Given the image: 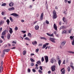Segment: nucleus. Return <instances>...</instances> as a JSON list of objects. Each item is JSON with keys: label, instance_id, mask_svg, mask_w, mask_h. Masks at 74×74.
Listing matches in <instances>:
<instances>
[{"label": "nucleus", "instance_id": "nucleus-1", "mask_svg": "<svg viewBox=\"0 0 74 74\" xmlns=\"http://www.w3.org/2000/svg\"><path fill=\"white\" fill-rule=\"evenodd\" d=\"M53 19H56L57 18V14H56V12L55 10H53Z\"/></svg>", "mask_w": 74, "mask_h": 74}, {"label": "nucleus", "instance_id": "nucleus-2", "mask_svg": "<svg viewBox=\"0 0 74 74\" xmlns=\"http://www.w3.org/2000/svg\"><path fill=\"white\" fill-rule=\"evenodd\" d=\"M56 66L55 65H53L51 67V70L52 71H54L55 70V68Z\"/></svg>", "mask_w": 74, "mask_h": 74}, {"label": "nucleus", "instance_id": "nucleus-3", "mask_svg": "<svg viewBox=\"0 0 74 74\" xmlns=\"http://www.w3.org/2000/svg\"><path fill=\"white\" fill-rule=\"evenodd\" d=\"M45 60L46 63H47L49 61L48 57L47 56H45Z\"/></svg>", "mask_w": 74, "mask_h": 74}, {"label": "nucleus", "instance_id": "nucleus-4", "mask_svg": "<svg viewBox=\"0 0 74 74\" xmlns=\"http://www.w3.org/2000/svg\"><path fill=\"white\" fill-rule=\"evenodd\" d=\"M11 15H12L14 16H19V15L17 14L16 13H13L12 14H10Z\"/></svg>", "mask_w": 74, "mask_h": 74}, {"label": "nucleus", "instance_id": "nucleus-5", "mask_svg": "<svg viewBox=\"0 0 74 74\" xmlns=\"http://www.w3.org/2000/svg\"><path fill=\"white\" fill-rule=\"evenodd\" d=\"M65 71H66L64 70V69H62L61 70V72H62L61 74H65Z\"/></svg>", "mask_w": 74, "mask_h": 74}, {"label": "nucleus", "instance_id": "nucleus-6", "mask_svg": "<svg viewBox=\"0 0 74 74\" xmlns=\"http://www.w3.org/2000/svg\"><path fill=\"white\" fill-rule=\"evenodd\" d=\"M15 9V8L14 7H12L11 8H8V10L10 11H13V10H14Z\"/></svg>", "mask_w": 74, "mask_h": 74}, {"label": "nucleus", "instance_id": "nucleus-7", "mask_svg": "<svg viewBox=\"0 0 74 74\" xmlns=\"http://www.w3.org/2000/svg\"><path fill=\"white\" fill-rule=\"evenodd\" d=\"M49 40L50 41H51L52 42H53V43H55V40L53 38H50Z\"/></svg>", "mask_w": 74, "mask_h": 74}, {"label": "nucleus", "instance_id": "nucleus-8", "mask_svg": "<svg viewBox=\"0 0 74 74\" xmlns=\"http://www.w3.org/2000/svg\"><path fill=\"white\" fill-rule=\"evenodd\" d=\"M44 16V13L42 12L40 15V20L42 21L43 19V16Z\"/></svg>", "mask_w": 74, "mask_h": 74}, {"label": "nucleus", "instance_id": "nucleus-9", "mask_svg": "<svg viewBox=\"0 0 74 74\" xmlns=\"http://www.w3.org/2000/svg\"><path fill=\"white\" fill-rule=\"evenodd\" d=\"M62 21H63L64 22H67V20L66 19V18L64 17L63 18Z\"/></svg>", "mask_w": 74, "mask_h": 74}, {"label": "nucleus", "instance_id": "nucleus-10", "mask_svg": "<svg viewBox=\"0 0 74 74\" xmlns=\"http://www.w3.org/2000/svg\"><path fill=\"white\" fill-rule=\"evenodd\" d=\"M3 70V66H1L0 67V71L1 73L2 72Z\"/></svg>", "mask_w": 74, "mask_h": 74}, {"label": "nucleus", "instance_id": "nucleus-11", "mask_svg": "<svg viewBox=\"0 0 74 74\" xmlns=\"http://www.w3.org/2000/svg\"><path fill=\"white\" fill-rule=\"evenodd\" d=\"M9 29L10 30L9 31V32L11 34H12V33H13V31H12V29L11 28H10Z\"/></svg>", "mask_w": 74, "mask_h": 74}, {"label": "nucleus", "instance_id": "nucleus-12", "mask_svg": "<svg viewBox=\"0 0 74 74\" xmlns=\"http://www.w3.org/2000/svg\"><path fill=\"white\" fill-rule=\"evenodd\" d=\"M6 34V30H4V31L2 33V36H4Z\"/></svg>", "mask_w": 74, "mask_h": 74}, {"label": "nucleus", "instance_id": "nucleus-13", "mask_svg": "<svg viewBox=\"0 0 74 74\" xmlns=\"http://www.w3.org/2000/svg\"><path fill=\"white\" fill-rule=\"evenodd\" d=\"M66 41H63V42H62L61 43L62 45V46L64 45H65V44H66Z\"/></svg>", "mask_w": 74, "mask_h": 74}, {"label": "nucleus", "instance_id": "nucleus-14", "mask_svg": "<svg viewBox=\"0 0 74 74\" xmlns=\"http://www.w3.org/2000/svg\"><path fill=\"white\" fill-rule=\"evenodd\" d=\"M54 29L56 30H57V26H56V25L55 24H54Z\"/></svg>", "mask_w": 74, "mask_h": 74}, {"label": "nucleus", "instance_id": "nucleus-15", "mask_svg": "<svg viewBox=\"0 0 74 74\" xmlns=\"http://www.w3.org/2000/svg\"><path fill=\"white\" fill-rule=\"evenodd\" d=\"M10 51V49H5L4 50V52H8L9 51Z\"/></svg>", "mask_w": 74, "mask_h": 74}, {"label": "nucleus", "instance_id": "nucleus-16", "mask_svg": "<svg viewBox=\"0 0 74 74\" xmlns=\"http://www.w3.org/2000/svg\"><path fill=\"white\" fill-rule=\"evenodd\" d=\"M6 22H7V25H9L10 24V21L9 19H8L6 21Z\"/></svg>", "mask_w": 74, "mask_h": 74}, {"label": "nucleus", "instance_id": "nucleus-17", "mask_svg": "<svg viewBox=\"0 0 74 74\" xmlns=\"http://www.w3.org/2000/svg\"><path fill=\"white\" fill-rule=\"evenodd\" d=\"M13 5H14V3L12 2H11L9 4V6L10 7H12Z\"/></svg>", "mask_w": 74, "mask_h": 74}, {"label": "nucleus", "instance_id": "nucleus-18", "mask_svg": "<svg viewBox=\"0 0 74 74\" xmlns=\"http://www.w3.org/2000/svg\"><path fill=\"white\" fill-rule=\"evenodd\" d=\"M11 37V34H8L7 35V38L8 39H10Z\"/></svg>", "mask_w": 74, "mask_h": 74}, {"label": "nucleus", "instance_id": "nucleus-19", "mask_svg": "<svg viewBox=\"0 0 74 74\" xmlns=\"http://www.w3.org/2000/svg\"><path fill=\"white\" fill-rule=\"evenodd\" d=\"M35 29L36 30H38L39 29V26L38 25H36L35 26Z\"/></svg>", "mask_w": 74, "mask_h": 74}, {"label": "nucleus", "instance_id": "nucleus-20", "mask_svg": "<svg viewBox=\"0 0 74 74\" xmlns=\"http://www.w3.org/2000/svg\"><path fill=\"white\" fill-rule=\"evenodd\" d=\"M53 60H54V58H51L50 60V62L51 63H53Z\"/></svg>", "mask_w": 74, "mask_h": 74}, {"label": "nucleus", "instance_id": "nucleus-21", "mask_svg": "<svg viewBox=\"0 0 74 74\" xmlns=\"http://www.w3.org/2000/svg\"><path fill=\"white\" fill-rule=\"evenodd\" d=\"M61 60H58V63L59 65V66H60V64L61 63Z\"/></svg>", "mask_w": 74, "mask_h": 74}, {"label": "nucleus", "instance_id": "nucleus-22", "mask_svg": "<svg viewBox=\"0 0 74 74\" xmlns=\"http://www.w3.org/2000/svg\"><path fill=\"white\" fill-rule=\"evenodd\" d=\"M36 63H37V64H41V63L40 61H38L36 62Z\"/></svg>", "mask_w": 74, "mask_h": 74}, {"label": "nucleus", "instance_id": "nucleus-23", "mask_svg": "<svg viewBox=\"0 0 74 74\" xmlns=\"http://www.w3.org/2000/svg\"><path fill=\"white\" fill-rule=\"evenodd\" d=\"M32 44L33 45H35V44H37V42L36 41H35L34 42H32Z\"/></svg>", "mask_w": 74, "mask_h": 74}, {"label": "nucleus", "instance_id": "nucleus-24", "mask_svg": "<svg viewBox=\"0 0 74 74\" xmlns=\"http://www.w3.org/2000/svg\"><path fill=\"white\" fill-rule=\"evenodd\" d=\"M65 28H66V27H65L64 26H62L61 27H60V30H61V29H64Z\"/></svg>", "mask_w": 74, "mask_h": 74}, {"label": "nucleus", "instance_id": "nucleus-25", "mask_svg": "<svg viewBox=\"0 0 74 74\" xmlns=\"http://www.w3.org/2000/svg\"><path fill=\"white\" fill-rule=\"evenodd\" d=\"M40 38L42 40H47V38L44 37H41Z\"/></svg>", "mask_w": 74, "mask_h": 74}, {"label": "nucleus", "instance_id": "nucleus-26", "mask_svg": "<svg viewBox=\"0 0 74 74\" xmlns=\"http://www.w3.org/2000/svg\"><path fill=\"white\" fill-rule=\"evenodd\" d=\"M4 23V22L3 21H1L0 22V25H3V23Z\"/></svg>", "mask_w": 74, "mask_h": 74}, {"label": "nucleus", "instance_id": "nucleus-27", "mask_svg": "<svg viewBox=\"0 0 74 74\" xmlns=\"http://www.w3.org/2000/svg\"><path fill=\"white\" fill-rule=\"evenodd\" d=\"M46 47H47V45H46L44 44L43 45L42 48H43V49H44V48H45Z\"/></svg>", "mask_w": 74, "mask_h": 74}, {"label": "nucleus", "instance_id": "nucleus-28", "mask_svg": "<svg viewBox=\"0 0 74 74\" xmlns=\"http://www.w3.org/2000/svg\"><path fill=\"white\" fill-rule=\"evenodd\" d=\"M25 39L26 40H28V41H30V39H29L28 37H26Z\"/></svg>", "mask_w": 74, "mask_h": 74}, {"label": "nucleus", "instance_id": "nucleus-29", "mask_svg": "<svg viewBox=\"0 0 74 74\" xmlns=\"http://www.w3.org/2000/svg\"><path fill=\"white\" fill-rule=\"evenodd\" d=\"M68 53H74V52L72 51H68Z\"/></svg>", "mask_w": 74, "mask_h": 74}, {"label": "nucleus", "instance_id": "nucleus-30", "mask_svg": "<svg viewBox=\"0 0 74 74\" xmlns=\"http://www.w3.org/2000/svg\"><path fill=\"white\" fill-rule=\"evenodd\" d=\"M67 70L69 72L70 71V67L68 66V67L67 68Z\"/></svg>", "mask_w": 74, "mask_h": 74}, {"label": "nucleus", "instance_id": "nucleus-31", "mask_svg": "<svg viewBox=\"0 0 74 74\" xmlns=\"http://www.w3.org/2000/svg\"><path fill=\"white\" fill-rule=\"evenodd\" d=\"M26 53V51H24L23 52V55H25Z\"/></svg>", "mask_w": 74, "mask_h": 74}, {"label": "nucleus", "instance_id": "nucleus-32", "mask_svg": "<svg viewBox=\"0 0 74 74\" xmlns=\"http://www.w3.org/2000/svg\"><path fill=\"white\" fill-rule=\"evenodd\" d=\"M41 60L42 62H43L44 61V57H42V59H41Z\"/></svg>", "mask_w": 74, "mask_h": 74}, {"label": "nucleus", "instance_id": "nucleus-33", "mask_svg": "<svg viewBox=\"0 0 74 74\" xmlns=\"http://www.w3.org/2000/svg\"><path fill=\"white\" fill-rule=\"evenodd\" d=\"M10 20L11 21V22H13V20L12 19V17H10Z\"/></svg>", "mask_w": 74, "mask_h": 74}, {"label": "nucleus", "instance_id": "nucleus-34", "mask_svg": "<svg viewBox=\"0 0 74 74\" xmlns=\"http://www.w3.org/2000/svg\"><path fill=\"white\" fill-rule=\"evenodd\" d=\"M6 5V3H3L1 5V6H5Z\"/></svg>", "mask_w": 74, "mask_h": 74}, {"label": "nucleus", "instance_id": "nucleus-35", "mask_svg": "<svg viewBox=\"0 0 74 74\" xmlns=\"http://www.w3.org/2000/svg\"><path fill=\"white\" fill-rule=\"evenodd\" d=\"M38 72L41 74L42 73V71L40 69L38 70Z\"/></svg>", "mask_w": 74, "mask_h": 74}, {"label": "nucleus", "instance_id": "nucleus-36", "mask_svg": "<svg viewBox=\"0 0 74 74\" xmlns=\"http://www.w3.org/2000/svg\"><path fill=\"white\" fill-rule=\"evenodd\" d=\"M30 60L31 62H34V60L32 58H30Z\"/></svg>", "mask_w": 74, "mask_h": 74}, {"label": "nucleus", "instance_id": "nucleus-37", "mask_svg": "<svg viewBox=\"0 0 74 74\" xmlns=\"http://www.w3.org/2000/svg\"><path fill=\"white\" fill-rule=\"evenodd\" d=\"M45 22L46 23H47V24H49V21H48V20H46Z\"/></svg>", "mask_w": 74, "mask_h": 74}, {"label": "nucleus", "instance_id": "nucleus-38", "mask_svg": "<svg viewBox=\"0 0 74 74\" xmlns=\"http://www.w3.org/2000/svg\"><path fill=\"white\" fill-rule=\"evenodd\" d=\"M28 36H29L30 37H31V34L30 33H28Z\"/></svg>", "mask_w": 74, "mask_h": 74}, {"label": "nucleus", "instance_id": "nucleus-39", "mask_svg": "<svg viewBox=\"0 0 74 74\" xmlns=\"http://www.w3.org/2000/svg\"><path fill=\"white\" fill-rule=\"evenodd\" d=\"M40 69L41 70H42V66H40L39 67Z\"/></svg>", "mask_w": 74, "mask_h": 74}, {"label": "nucleus", "instance_id": "nucleus-40", "mask_svg": "<svg viewBox=\"0 0 74 74\" xmlns=\"http://www.w3.org/2000/svg\"><path fill=\"white\" fill-rule=\"evenodd\" d=\"M68 32L69 33L71 34V29L70 30H68Z\"/></svg>", "mask_w": 74, "mask_h": 74}, {"label": "nucleus", "instance_id": "nucleus-41", "mask_svg": "<svg viewBox=\"0 0 74 74\" xmlns=\"http://www.w3.org/2000/svg\"><path fill=\"white\" fill-rule=\"evenodd\" d=\"M66 33V30H64L62 32V34H64V33Z\"/></svg>", "mask_w": 74, "mask_h": 74}, {"label": "nucleus", "instance_id": "nucleus-42", "mask_svg": "<svg viewBox=\"0 0 74 74\" xmlns=\"http://www.w3.org/2000/svg\"><path fill=\"white\" fill-rule=\"evenodd\" d=\"M15 30H18V28L17 27H16L15 28Z\"/></svg>", "mask_w": 74, "mask_h": 74}, {"label": "nucleus", "instance_id": "nucleus-43", "mask_svg": "<svg viewBox=\"0 0 74 74\" xmlns=\"http://www.w3.org/2000/svg\"><path fill=\"white\" fill-rule=\"evenodd\" d=\"M70 67H71L72 68V69H73V70H74V67L73 66H72L71 65L70 66Z\"/></svg>", "mask_w": 74, "mask_h": 74}, {"label": "nucleus", "instance_id": "nucleus-44", "mask_svg": "<svg viewBox=\"0 0 74 74\" xmlns=\"http://www.w3.org/2000/svg\"><path fill=\"white\" fill-rule=\"evenodd\" d=\"M60 59V58H59V56H58L57 57V60H59Z\"/></svg>", "mask_w": 74, "mask_h": 74}, {"label": "nucleus", "instance_id": "nucleus-45", "mask_svg": "<svg viewBox=\"0 0 74 74\" xmlns=\"http://www.w3.org/2000/svg\"><path fill=\"white\" fill-rule=\"evenodd\" d=\"M70 39H71V40H72L73 38H74V36H71L70 37Z\"/></svg>", "mask_w": 74, "mask_h": 74}, {"label": "nucleus", "instance_id": "nucleus-46", "mask_svg": "<svg viewBox=\"0 0 74 74\" xmlns=\"http://www.w3.org/2000/svg\"><path fill=\"white\" fill-rule=\"evenodd\" d=\"M12 44H16V41L14 42V41H13L12 42Z\"/></svg>", "mask_w": 74, "mask_h": 74}, {"label": "nucleus", "instance_id": "nucleus-47", "mask_svg": "<svg viewBox=\"0 0 74 74\" xmlns=\"http://www.w3.org/2000/svg\"><path fill=\"white\" fill-rule=\"evenodd\" d=\"M32 71H33V72H34V73H35V72H36V71L35 69H32Z\"/></svg>", "mask_w": 74, "mask_h": 74}, {"label": "nucleus", "instance_id": "nucleus-48", "mask_svg": "<svg viewBox=\"0 0 74 74\" xmlns=\"http://www.w3.org/2000/svg\"><path fill=\"white\" fill-rule=\"evenodd\" d=\"M28 71L29 73H30V68H28Z\"/></svg>", "mask_w": 74, "mask_h": 74}, {"label": "nucleus", "instance_id": "nucleus-49", "mask_svg": "<svg viewBox=\"0 0 74 74\" xmlns=\"http://www.w3.org/2000/svg\"><path fill=\"white\" fill-rule=\"evenodd\" d=\"M31 66H34V63H32L31 64Z\"/></svg>", "mask_w": 74, "mask_h": 74}, {"label": "nucleus", "instance_id": "nucleus-50", "mask_svg": "<svg viewBox=\"0 0 74 74\" xmlns=\"http://www.w3.org/2000/svg\"><path fill=\"white\" fill-rule=\"evenodd\" d=\"M42 44H39L38 45V46L39 47V46H40L41 47V46H42Z\"/></svg>", "mask_w": 74, "mask_h": 74}, {"label": "nucleus", "instance_id": "nucleus-51", "mask_svg": "<svg viewBox=\"0 0 74 74\" xmlns=\"http://www.w3.org/2000/svg\"><path fill=\"white\" fill-rule=\"evenodd\" d=\"M21 32H22V33H26V31H22Z\"/></svg>", "mask_w": 74, "mask_h": 74}, {"label": "nucleus", "instance_id": "nucleus-52", "mask_svg": "<svg viewBox=\"0 0 74 74\" xmlns=\"http://www.w3.org/2000/svg\"><path fill=\"white\" fill-rule=\"evenodd\" d=\"M39 16V14L38 13H37L36 14V17H38Z\"/></svg>", "mask_w": 74, "mask_h": 74}, {"label": "nucleus", "instance_id": "nucleus-53", "mask_svg": "<svg viewBox=\"0 0 74 74\" xmlns=\"http://www.w3.org/2000/svg\"><path fill=\"white\" fill-rule=\"evenodd\" d=\"M53 34H50V37H53Z\"/></svg>", "mask_w": 74, "mask_h": 74}, {"label": "nucleus", "instance_id": "nucleus-54", "mask_svg": "<svg viewBox=\"0 0 74 74\" xmlns=\"http://www.w3.org/2000/svg\"><path fill=\"white\" fill-rule=\"evenodd\" d=\"M51 71H48V74H51Z\"/></svg>", "mask_w": 74, "mask_h": 74}, {"label": "nucleus", "instance_id": "nucleus-55", "mask_svg": "<svg viewBox=\"0 0 74 74\" xmlns=\"http://www.w3.org/2000/svg\"><path fill=\"white\" fill-rule=\"evenodd\" d=\"M1 14L2 15H4V12H2L1 13Z\"/></svg>", "mask_w": 74, "mask_h": 74}, {"label": "nucleus", "instance_id": "nucleus-56", "mask_svg": "<svg viewBox=\"0 0 74 74\" xmlns=\"http://www.w3.org/2000/svg\"><path fill=\"white\" fill-rule=\"evenodd\" d=\"M65 60H64V61H63V64H66V62H65Z\"/></svg>", "mask_w": 74, "mask_h": 74}, {"label": "nucleus", "instance_id": "nucleus-57", "mask_svg": "<svg viewBox=\"0 0 74 74\" xmlns=\"http://www.w3.org/2000/svg\"><path fill=\"white\" fill-rule=\"evenodd\" d=\"M39 51V49H36V52H38V51Z\"/></svg>", "mask_w": 74, "mask_h": 74}, {"label": "nucleus", "instance_id": "nucleus-58", "mask_svg": "<svg viewBox=\"0 0 74 74\" xmlns=\"http://www.w3.org/2000/svg\"><path fill=\"white\" fill-rule=\"evenodd\" d=\"M68 3L69 4H70L71 3V1H68Z\"/></svg>", "mask_w": 74, "mask_h": 74}, {"label": "nucleus", "instance_id": "nucleus-59", "mask_svg": "<svg viewBox=\"0 0 74 74\" xmlns=\"http://www.w3.org/2000/svg\"><path fill=\"white\" fill-rule=\"evenodd\" d=\"M59 24L60 25H62V22L61 21L59 22Z\"/></svg>", "mask_w": 74, "mask_h": 74}, {"label": "nucleus", "instance_id": "nucleus-60", "mask_svg": "<svg viewBox=\"0 0 74 74\" xmlns=\"http://www.w3.org/2000/svg\"><path fill=\"white\" fill-rule=\"evenodd\" d=\"M3 62L2 61L1 63V66H3Z\"/></svg>", "mask_w": 74, "mask_h": 74}, {"label": "nucleus", "instance_id": "nucleus-61", "mask_svg": "<svg viewBox=\"0 0 74 74\" xmlns=\"http://www.w3.org/2000/svg\"><path fill=\"white\" fill-rule=\"evenodd\" d=\"M2 27H1L0 28V32H1V31H2Z\"/></svg>", "mask_w": 74, "mask_h": 74}, {"label": "nucleus", "instance_id": "nucleus-62", "mask_svg": "<svg viewBox=\"0 0 74 74\" xmlns=\"http://www.w3.org/2000/svg\"><path fill=\"white\" fill-rule=\"evenodd\" d=\"M47 35L48 36H50V34L48 33H47Z\"/></svg>", "mask_w": 74, "mask_h": 74}, {"label": "nucleus", "instance_id": "nucleus-63", "mask_svg": "<svg viewBox=\"0 0 74 74\" xmlns=\"http://www.w3.org/2000/svg\"><path fill=\"white\" fill-rule=\"evenodd\" d=\"M21 21L22 22H24L25 21H24V20H22Z\"/></svg>", "mask_w": 74, "mask_h": 74}, {"label": "nucleus", "instance_id": "nucleus-64", "mask_svg": "<svg viewBox=\"0 0 74 74\" xmlns=\"http://www.w3.org/2000/svg\"><path fill=\"white\" fill-rule=\"evenodd\" d=\"M67 0H64V2H65V3H67Z\"/></svg>", "mask_w": 74, "mask_h": 74}]
</instances>
